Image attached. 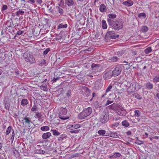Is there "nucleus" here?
Here are the masks:
<instances>
[{
    "label": "nucleus",
    "mask_w": 159,
    "mask_h": 159,
    "mask_svg": "<svg viewBox=\"0 0 159 159\" xmlns=\"http://www.w3.org/2000/svg\"><path fill=\"white\" fill-rule=\"evenodd\" d=\"M50 50V48H47L43 51V55L45 56L47 55L49 52Z\"/></svg>",
    "instance_id": "obj_44"
},
{
    "label": "nucleus",
    "mask_w": 159,
    "mask_h": 159,
    "mask_svg": "<svg viewBox=\"0 0 159 159\" xmlns=\"http://www.w3.org/2000/svg\"><path fill=\"white\" fill-rule=\"evenodd\" d=\"M67 110L65 108H61L60 109L59 114V117L62 120H66L69 118L68 116H66L67 114Z\"/></svg>",
    "instance_id": "obj_6"
},
{
    "label": "nucleus",
    "mask_w": 159,
    "mask_h": 159,
    "mask_svg": "<svg viewBox=\"0 0 159 159\" xmlns=\"http://www.w3.org/2000/svg\"><path fill=\"white\" fill-rule=\"evenodd\" d=\"M23 120H25V121L23 122V124L24 125L26 124L29 127H30V126L29 125H30V122H31V121L30 120V118L26 116L23 119Z\"/></svg>",
    "instance_id": "obj_16"
},
{
    "label": "nucleus",
    "mask_w": 159,
    "mask_h": 159,
    "mask_svg": "<svg viewBox=\"0 0 159 159\" xmlns=\"http://www.w3.org/2000/svg\"><path fill=\"white\" fill-rule=\"evenodd\" d=\"M123 54V53L122 52H117V54L119 56H121Z\"/></svg>",
    "instance_id": "obj_58"
},
{
    "label": "nucleus",
    "mask_w": 159,
    "mask_h": 159,
    "mask_svg": "<svg viewBox=\"0 0 159 159\" xmlns=\"http://www.w3.org/2000/svg\"><path fill=\"white\" fill-rule=\"evenodd\" d=\"M120 125V123L116 122L112 124L111 125V127L112 128H116Z\"/></svg>",
    "instance_id": "obj_42"
},
{
    "label": "nucleus",
    "mask_w": 159,
    "mask_h": 159,
    "mask_svg": "<svg viewBox=\"0 0 159 159\" xmlns=\"http://www.w3.org/2000/svg\"><path fill=\"white\" fill-rule=\"evenodd\" d=\"M146 88L148 90H151L153 89V84L150 82L147 83L145 84Z\"/></svg>",
    "instance_id": "obj_18"
},
{
    "label": "nucleus",
    "mask_w": 159,
    "mask_h": 159,
    "mask_svg": "<svg viewBox=\"0 0 159 159\" xmlns=\"http://www.w3.org/2000/svg\"><path fill=\"white\" fill-rule=\"evenodd\" d=\"M135 143L138 145H141L143 144L144 143L143 141H140L139 140H137L135 142Z\"/></svg>",
    "instance_id": "obj_49"
},
{
    "label": "nucleus",
    "mask_w": 159,
    "mask_h": 159,
    "mask_svg": "<svg viewBox=\"0 0 159 159\" xmlns=\"http://www.w3.org/2000/svg\"><path fill=\"white\" fill-rule=\"evenodd\" d=\"M55 39L56 40H59L61 39V37L58 36L56 37Z\"/></svg>",
    "instance_id": "obj_63"
},
{
    "label": "nucleus",
    "mask_w": 159,
    "mask_h": 159,
    "mask_svg": "<svg viewBox=\"0 0 159 159\" xmlns=\"http://www.w3.org/2000/svg\"><path fill=\"white\" fill-rule=\"evenodd\" d=\"M146 16V14L145 13H141L138 16L139 17H143L144 18H145V17Z\"/></svg>",
    "instance_id": "obj_48"
},
{
    "label": "nucleus",
    "mask_w": 159,
    "mask_h": 159,
    "mask_svg": "<svg viewBox=\"0 0 159 159\" xmlns=\"http://www.w3.org/2000/svg\"><path fill=\"white\" fill-rule=\"evenodd\" d=\"M102 27L103 29H107V26L106 23V21L105 20H102Z\"/></svg>",
    "instance_id": "obj_28"
},
{
    "label": "nucleus",
    "mask_w": 159,
    "mask_h": 159,
    "mask_svg": "<svg viewBox=\"0 0 159 159\" xmlns=\"http://www.w3.org/2000/svg\"><path fill=\"white\" fill-rule=\"evenodd\" d=\"M148 30V28L146 26H143L141 29V31L143 32H147Z\"/></svg>",
    "instance_id": "obj_38"
},
{
    "label": "nucleus",
    "mask_w": 159,
    "mask_h": 159,
    "mask_svg": "<svg viewBox=\"0 0 159 159\" xmlns=\"http://www.w3.org/2000/svg\"><path fill=\"white\" fill-rule=\"evenodd\" d=\"M141 88L140 86L137 82L131 83L127 89V92L129 93L134 92L135 90H138Z\"/></svg>",
    "instance_id": "obj_5"
},
{
    "label": "nucleus",
    "mask_w": 159,
    "mask_h": 159,
    "mask_svg": "<svg viewBox=\"0 0 159 159\" xmlns=\"http://www.w3.org/2000/svg\"><path fill=\"white\" fill-rule=\"evenodd\" d=\"M25 12L22 10L19 9L16 12V15L17 16H19L20 15H22Z\"/></svg>",
    "instance_id": "obj_37"
},
{
    "label": "nucleus",
    "mask_w": 159,
    "mask_h": 159,
    "mask_svg": "<svg viewBox=\"0 0 159 159\" xmlns=\"http://www.w3.org/2000/svg\"><path fill=\"white\" fill-rule=\"evenodd\" d=\"M56 8L57 11L61 14H62L64 12L63 10L59 7L57 6L56 7Z\"/></svg>",
    "instance_id": "obj_36"
},
{
    "label": "nucleus",
    "mask_w": 159,
    "mask_h": 159,
    "mask_svg": "<svg viewBox=\"0 0 159 159\" xmlns=\"http://www.w3.org/2000/svg\"><path fill=\"white\" fill-rule=\"evenodd\" d=\"M122 67L120 66H117L112 71L113 76H116L120 75L122 71Z\"/></svg>",
    "instance_id": "obj_8"
},
{
    "label": "nucleus",
    "mask_w": 159,
    "mask_h": 159,
    "mask_svg": "<svg viewBox=\"0 0 159 159\" xmlns=\"http://www.w3.org/2000/svg\"><path fill=\"white\" fill-rule=\"evenodd\" d=\"M23 31L21 30H19L16 33V34L18 35H20L22 34Z\"/></svg>",
    "instance_id": "obj_56"
},
{
    "label": "nucleus",
    "mask_w": 159,
    "mask_h": 159,
    "mask_svg": "<svg viewBox=\"0 0 159 159\" xmlns=\"http://www.w3.org/2000/svg\"><path fill=\"white\" fill-rule=\"evenodd\" d=\"M51 131L52 132L53 134L55 136H58L60 134V133L56 130L52 129Z\"/></svg>",
    "instance_id": "obj_34"
},
{
    "label": "nucleus",
    "mask_w": 159,
    "mask_h": 159,
    "mask_svg": "<svg viewBox=\"0 0 159 159\" xmlns=\"http://www.w3.org/2000/svg\"><path fill=\"white\" fill-rule=\"evenodd\" d=\"M5 107L7 110H9L10 107V105L8 103H6L5 104Z\"/></svg>",
    "instance_id": "obj_50"
},
{
    "label": "nucleus",
    "mask_w": 159,
    "mask_h": 159,
    "mask_svg": "<svg viewBox=\"0 0 159 159\" xmlns=\"http://www.w3.org/2000/svg\"><path fill=\"white\" fill-rule=\"evenodd\" d=\"M23 57L25 61L30 64L34 63L35 62V59L31 54L25 52L24 53Z\"/></svg>",
    "instance_id": "obj_4"
},
{
    "label": "nucleus",
    "mask_w": 159,
    "mask_h": 159,
    "mask_svg": "<svg viewBox=\"0 0 159 159\" xmlns=\"http://www.w3.org/2000/svg\"><path fill=\"white\" fill-rule=\"evenodd\" d=\"M7 8V6L6 5H3L2 9L1 10L2 11L6 10Z\"/></svg>",
    "instance_id": "obj_51"
},
{
    "label": "nucleus",
    "mask_w": 159,
    "mask_h": 159,
    "mask_svg": "<svg viewBox=\"0 0 159 159\" xmlns=\"http://www.w3.org/2000/svg\"><path fill=\"white\" fill-rule=\"evenodd\" d=\"M121 155L119 152H116L114 154L112 155L109 158H115L120 157Z\"/></svg>",
    "instance_id": "obj_25"
},
{
    "label": "nucleus",
    "mask_w": 159,
    "mask_h": 159,
    "mask_svg": "<svg viewBox=\"0 0 159 159\" xmlns=\"http://www.w3.org/2000/svg\"><path fill=\"white\" fill-rule=\"evenodd\" d=\"M80 126L79 124H77L74 125H69L67 126V129H76L80 128Z\"/></svg>",
    "instance_id": "obj_14"
},
{
    "label": "nucleus",
    "mask_w": 159,
    "mask_h": 159,
    "mask_svg": "<svg viewBox=\"0 0 159 159\" xmlns=\"http://www.w3.org/2000/svg\"><path fill=\"white\" fill-rule=\"evenodd\" d=\"M12 129V127L11 125H10L8 127L5 133V134L6 135H8L9 134Z\"/></svg>",
    "instance_id": "obj_33"
},
{
    "label": "nucleus",
    "mask_w": 159,
    "mask_h": 159,
    "mask_svg": "<svg viewBox=\"0 0 159 159\" xmlns=\"http://www.w3.org/2000/svg\"><path fill=\"white\" fill-rule=\"evenodd\" d=\"M112 88V86L111 84H110L107 88L106 90L105 93L102 96V97H103L106 95H107V93L110 91Z\"/></svg>",
    "instance_id": "obj_23"
},
{
    "label": "nucleus",
    "mask_w": 159,
    "mask_h": 159,
    "mask_svg": "<svg viewBox=\"0 0 159 159\" xmlns=\"http://www.w3.org/2000/svg\"><path fill=\"white\" fill-rule=\"evenodd\" d=\"M107 136L115 138H116L118 136L116 133L112 132L108 133L107 135H106V136Z\"/></svg>",
    "instance_id": "obj_24"
},
{
    "label": "nucleus",
    "mask_w": 159,
    "mask_h": 159,
    "mask_svg": "<svg viewBox=\"0 0 159 159\" xmlns=\"http://www.w3.org/2000/svg\"><path fill=\"white\" fill-rule=\"evenodd\" d=\"M103 81L102 79H98L95 82V87L97 89H100L103 86Z\"/></svg>",
    "instance_id": "obj_10"
},
{
    "label": "nucleus",
    "mask_w": 159,
    "mask_h": 159,
    "mask_svg": "<svg viewBox=\"0 0 159 159\" xmlns=\"http://www.w3.org/2000/svg\"><path fill=\"white\" fill-rule=\"evenodd\" d=\"M152 49L151 47L147 48L144 50V52L146 54H148L151 52Z\"/></svg>",
    "instance_id": "obj_35"
},
{
    "label": "nucleus",
    "mask_w": 159,
    "mask_h": 159,
    "mask_svg": "<svg viewBox=\"0 0 159 159\" xmlns=\"http://www.w3.org/2000/svg\"><path fill=\"white\" fill-rule=\"evenodd\" d=\"M45 153V152L42 150H39L38 151V153H39V154H44Z\"/></svg>",
    "instance_id": "obj_55"
},
{
    "label": "nucleus",
    "mask_w": 159,
    "mask_h": 159,
    "mask_svg": "<svg viewBox=\"0 0 159 159\" xmlns=\"http://www.w3.org/2000/svg\"><path fill=\"white\" fill-rule=\"evenodd\" d=\"M92 109L90 107H88L84 110L78 115L79 119L82 120L89 116L92 113Z\"/></svg>",
    "instance_id": "obj_3"
},
{
    "label": "nucleus",
    "mask_w": 159,
    "mask_h": 159,
    "mask_svg": "<svg viewBox=\"0 0 159 159\" xmlns=\"http://www.w3.org/2000/svg\"><path fill=\"white\" fill-rule=\"evenodd\" d=\"M131 132L130 131H128L126 132V134L127 135H130L131 134Z\"/></svg>",
    "instance_id": "obj_59"
},
{
    "label": "nucleus",
    "mask_w": 159,
    "mask_h": 159,
    "mask_svg": "<svg viewBox=\"0 0 159 159\" xmlns=\"http://www.w3.org/2000/svg\"><path fill=\"white\" fill-rule=\"evenodd\" d=\"M54 6V4H52V2H51L50 4L48 5L47 7L49 12L51 13H53Z\"/></svg>",
    "instance_id": "obj_13"
},
{
    "label": "nucleus",
    "mask_w": 159,
    "mask_h": 159,
    "mask_svg": "<svg viewBox=\"0 0 159 159\" xmlns=\"http://www.w3.org/2000/svg\"><path fill=\"white\" fill-rule=\"evenodd\" d=\"M121 125L122 126L125 127H128L129 126V123L126 120L123 121L121 122Z\"/></svg>",
    "instance_id": "obj_22"
},
{
    "label": "nucleus",
    "mask_w": 159,
    "mask_h": 159,
    "mask_svg": "<svg viewBox=\"0 0 159 159\" xmlns=\"http://www.w3.org/2000/svg\"><path fill=\"white\" fill-rule=\"evenodd\" d=\"M67 27V25L66 24H63L62 23L60 24L57 27V29H60L61 28H66Z\"/></svg>",
    "instance_id": "obj_30"
},
{
    "label": "nucleus",
    "mask_w": 159,
    "mask_h": 159,
    "mask_svg": "<svg viewBox=\"0 0 159 159\" xmlns=\"http://www.w3.org/2000/svg\"><path fill=\"white\" fill-rule=\"evenodd\" d=\"M109 115L108 113H103L100 117V121L102 124L107 122L109 120Z\"/></svg>",
    "instance_id": "obj_9"
},
{
    "label": "nucleus",
    "mask_w": 159,
    "mask_h": 159,
    "mask_svg": "<svg viewBox=\"0 0 159 159\" xmlns=\"http://www.w3.org/2000/svg\"><path fill=\"white\" fill-rule=\"evenodd\" d=\"M107 10L106 7L104 4H101L99 8V10L101 12H104Z\"/></svg>",
    "instance_id": "obj_21"
},
{
    "label": "nucleus",
    "mask_w": 159,
    "mask_h": 159,
    "mask_svg": "<svg viewBox=\"0 0 159 159\" xmlns=\"http://www.w3.org/2000/svg\"><path fill=\"white\" fill-rule=\"evenodd\" d=\"M29 1H30L32 3H34L35 2V0H28Z\"/></svg>",
    "instance_id": "obj_64"
},
{
    "label": "nucleus",
    "mask_w": 159,
    "mask_h": 159,
    "mask_svg": "<svg viewBox=\"0 0 159 159\" xmlns=\"http://www.w3.org/2000/svg\"><path fill=\"white\" fill-rule=\"evenodd\" d=\"M113 76L111 71H109L105 73L103 76V79L105 80H107L111 79Z\"/></svg>",
    "instance_id": "obj_11"
},
{
    "label": "nucleus",
    "mask_w": 159,
    "mask_h": 159,
    "mask_svg": "<svg viewBox=\"0 0 159 159\" xmlns=\"http://www.w3.org/2000/svg\"><path fill=\"white\" fill-rule=\"evenodd\" d=\"M14 136H15V133L14 132V130H13L11 134V141L12 142L14 140Z\"/></svg>",
    "instance_id": "obj_47"
},
{
    "label": "nucleus",
    "mask_w": 159,
    "mask_h": 159,
    "mask_svg": "<svg viewBox=\"0 0 159 159\" xmlns=\"http://www.w3.org/2000/svg\"><path fill=\"white\" fill-rule=\"evenodd\" d=\"M109 60L111 62H116L119 60V58L116 56H114L110 57Z\"/></svg>",
    "instance_id": "obj_27"
},
{
    "label": "nucleus",
    "mask_w": 159,
    "mask_h": 159,
    "mask_svg": "<svg viewBox=\"0 0 159 159\" xmlns=\"http://www.w3.org/2000/svg\"><path fill=\"white\" fill-rule=\"evenodd\" d=\"M113 101L111 100H108L107 101L105 105L107 106L113 103Z\"/></svg>",
    "instance_id": "obj_46"
},
{
    "label": "nucleus",
    "mask_w": 159,
    "mask_h": 159,
    "mask_svg": "<svg viewBox=\"0 0 159 159\" xmlns=\"http://www.w3.org/2000/svg\"><path fill=\"white\" fill-rule=\"evenodd\" d=\"M36 2L39 3V4H41L42 3V0H36Z\"/></svg>",
    "instance_id": "obj_61"
},
{
    "label": "nucleus",
    "mask_w": 159,
    "mask_h": 159,
    "mask_svg": "<svg viewBox=\"0 0 159 159\" xmlns=\"http://www.w3.org/2000/svg\"><path fill=\"white\" fill-rule=\"evenodd\" d=\"M133 2L130 0H128L123 2V4L124 5L128 7L131 6L133 4Z\"/></svg>",
    "instance_id": "obj_17"
},
{
    "label": "nucleus",
    "mask_w": 159,
    "mask_h": 159,
    "mask_svg": "<svg viewBox=\"0 0 159 159\" xmlns=\"http://www.w3.org/2000/svg\"><path fill=\"white\" fill-rule=\"evenodd\" d=\"M49 127L48 126H44L41 127L40 129L44 131H46L49 130Z\"/></svg>",
    "instance_id": "obj_31"
},
{
    "label": "nucleus",
    "mask_w": 159,
    "mask_h": 159,
    "mask_svg": "<svg viewBox=\"0 0 159 159\" xmlns=\"http://www.w3.org/2000/svg\"><path fill=\"white\" fill-rule=\"evenodd\" d=\"M39 65L43 66L46 65V61L45 59H42L39 61Z\"/></svg>",
    "instance_id": "obj_29"
},
{
    "label": "nucleus",
    "mask_w": 159,
    "mask_h": 159,
    "mask_svg": "<svg viewBox=\"0 0 159 159\" xmlns=\"http://www.w3.org/2000/svg\"><path fill=\"white\" fill-rule=\"evenodd\" d=\"M134 115L135 116L139 117L140 115V112L138 110L134 111Z\"/></svg>",
    "instance_id": "obj_39"
},
{
    "label": "nucleus",
    "mask_w": 159,
    "mask_h": 159,
    "mask_svg": "<svg viewBox=\"0 0 159 159\" xmlns=\"http://www.w3.org/2000/svg\"><path fill=\"white\" fill-rule=\"evenodd\" d=\"M36 116L37 118H39L41 117L42 115L40 113L37 112L36 113Z\"/></svg>",
    "instance_id": "obj_52"
},
{
    "label": "nucleus",
    "mask_w": 159,
    "mask_h": 159,
    "mask_svg": "<svg viewBox=\"0 0 159 159\" xmlns=\"http://www.w3.org/2000/svg\"><path fill=\"white\" fill-rule=\"evenodd\" d=\"M100 66L101 65L100 64H95L94 63H93L91 65V67L93 70H98Z\"/></svg>",
    "instance_id": "obj_19"
},
{
    "label": "nucleus",
    "mask_w": 159,
    "mask_h": 159,
    "mask_svg": "<svg viewBox=\"0 0 159 159\" xmlns=\"http://www.w3.org/2000/svg\"><path fill=\"white\" fill-rule=\"evenodd\" d=\"M65 3L69 6H74L75 3L73 0H65Z\"/></svg>",
    "instance_id": "obj_20"
},
{
    "label": "nucleus",
    "mask_w": 159,
    "mask_h": 159,
    "mask_svg": "<svg viewBox=\"0 0 159 159\" xmlns=\"http://www.w3.org/2000/svg\"><path fill=\"white\" fill-rule=\"evenodd\" d=\"M59 79L58 78V77H57L56 78H54L53 80L52 81L53 82H56L57 80H58Z\"/></svg>",
    "instance_id": "obj_60"
},
{
    "label": "nucleus",
    "mask_w": 159,
    "mask_h": 159,
    "mask_svg": "<svg viewBox=\"0 0 159 159\" xmlns=\"http://www.w3.org/2000/svg\"><path fill=\"white\" fill-rule=\"evenodd\" d=\"M41 88L43 90H45L47 89V86L46 85H43L41 86Z\"/></svg>",
    "instance_id": "obj_54"
},
{
    "label": "nucleus",
    "mask_w": 159,
    "mask_h": 159,
    "mask_svg": "<svg viewBox=\"0 0 159 159\" xmlns=\"http://www.w3.org/2000/svg\"><path fill=\"white\" fill-rule=\"evenodd\" d=\"M51 136V133L48 132L43 133L42 135V138L43 139H45L49 138Z\"/></svg>",
    "instance_id": "obj_15"
},
{
    "label": "nucleus",
    "mask_w": 159,
    "mask_h": 159,
    "mask_svg": "<svg viewBox=\"0 0 159 159\" xmlns=\"http://www.w3.org/2000/svg\"><path fill=\"white\" fill-rule=\"evenodd\" d=\"M79 131L77 130H72L70 131V132L71 133L77 134L78 132Z\"/></svg>",
    "instance_id": "obj_57"
},
{
    "label": "nucleus",
    "mask_w": 159,
    "mask_h": 159,
    "mask_svg": "<svg viewBox=\"0 0 159 159\" xmlns=\"http://www.w3.org/2000/svg\"><path fill=\"white\" fill-rule=\"evenodd\" d=\"M98 133L99 134L102 136H105L106 135H105V133H106V131L104 130L103 129H101L99 130L98 131Z\"/></svg>",
    "instance_id": "obj_32"
},
{
    "label": "nucleus",
    "mask_w": 159,
    "mask_h": 159,
    "mask_svg": "<svg viewBox=\"0 0 159 159\" xmlns=\"http://www.w3.org/2000/svg\"><path fill=\"white\" fill-rule=\"evenodd\" d=\"M114 30H111L109 28L106 34V35L111 39H115L118 38L120 36L119 34H116Z\"/></svg>",
    "instance_id": "obj_7"
},
{
    "label": "nucleus",
    "mask_w": 159,
    "mask_h": 159,
    "mask_svg": "<svg viewBox=\"0 0 159 159\" xmlns=\"http://www.w3.org/2000/svg\"><path fill=\"white\" fill-rule=\"evenodd\" d=\"M153 82L154 83L159 82V75L156 76L153 79Z\"/></svg>",
    "instance_id": "obj_41"
},
{
    "label": "nucleus",
    "mask_w": 159,
    "mask_h": 159,
    "mask_svg": "<svg viewBox=\"0 0 159 159\" xmlns=\"http://www.w3.org/2000/svg\"><path fill=\"white\" fill-rule=\"evenodd\" d=\"M108 18L107 19V21L108 23V20H111L112 21H114L113 19H115L116 17V15L114 13H110L108 15Z\"/></svg>",
    "instance_id": "obj_12"
},
{
    "label": "nucleus",
    "mask_w": 159,
    "mask_h": 159,
    "mask_svg": "<svg viewBox=\"0 0 159 159\" xmlns=\"http://www.w3.org/2000/svg\"><path fill=\"white\" fill-rule=\"evenodd\" d=\"M124 21L120 19L115 20L114 21L108 20V25L115 30H119L121 29L124 26Z\"/></svg>",
    "instance_id": "obj_1"
},
{
    "label": "nucleus",
    "mask_w": 159,
    "mask_h": 159,
    "mask_svg": "<svg viewBox=\"0 0 159 159\" xmlns=\"http://www.w3.org/2000/svg\"><path fill=\"white\" fill-rule=\"evenodd\" d=\"M109 109L115 110L117 114L120 116H125L126 114V111L123 108L119 105L112 104L108 107Z\"/></svg>",
    "instance_id": "obj_2"
},
{
    "label": "nucleus",
    "mask_w": 159,
    "mask_h": 159,
    "mask_svg": "<svg viewBox=\"0 0 159 159\" xmlns=\"http://www.w3.org/2000/svg\"><path fill=\"white\" fill-rule=\"evenodd\" d=\"M31 110L33 111H36L38 110L37 107L35 104H34L33 106L31 108Z\"/></svg>",
    "instance_id": "obj_45"
},
{
    "label": "nucleus",
    "mask_w": 159,
    "mask_h": 159,
    "mask_svg": "<svg viewBox=\"0 0 159 159\" xmlns=\"http://www.w3.org/2000/svg\"><path fill=\"white\" fill-rule=\"evenodd\" d=\"M66 136L65 134H62L61 135L59 138H58V140L59 141H62V140L64 138H65L66 137Z\"/></svg>",
    "instance_id": "obj_43"
},
{
    "label": "nucleus",
    "mask_w": 159,
    "mask_h": 159,
    "mask_svg": "<svg viewBox=\"0 0 159 159\" xmlns=\"http://www.w3.org/2000/svg\"><path fill=\"white\" fill-rule=\"evenodd\" d=\"M28 103V100L25 98L23 99L21 102V104L23 106H26L27 105Z\"/></svg>",
    "instance_id": "obj_26"
},
{
    "label": "nucleus",
    "mask_w": 159,
    "mask_h": 159,
    "mask_svg": "<svg viewBox=\"0 0 159 159\" xmlns=\"http://www.w3.org/2000/svg\"><path fill=\"white\" fill-rule=\"evenodd\" d=\"M133 96L139 100L141 99L142 98V97L137 93H134L133 94Z\"/></svg>",
    "instance_id": "obj_40"
},
{
    "label": "nucleus",
    "mask_w": 159,
    "mask_h": 159,
    "mask_svg": "<svg viewBox=\"0 0 159 159\" xmlns=\"http://www.w3.org/2000/svg\"><path fill=\"white\" fill-rule=\"evenodd\" d=\"M152 138L156 139H159V137L158 136H154L152 137Z\"/></svg>",
    "instance_id": "obj_62"
},
{
    "label": "nucleus",
    "mask_w": 159,
    "mask_h": 159,
    "mask_svg": "<svg viewBox=\"0 0 159 159\" xmlns=\"http://www.w3.org/2000/svg\"><path fill=\"white\" fill-rule=\"evenodd\" d=\"M71 93V90H68L66 93V96L69 97L70 96Z\"/></svg>",
    "instance_id": "obj_53"
}]
</instances>
